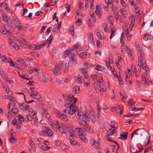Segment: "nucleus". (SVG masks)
<instances>
[{
	"label": "nucleus",
	"instance_id": "nucleus-58",
	"mask_svg": "<svg viewBox=\"0 0 153 153\" xmlns=\"http://www.w3.org/2000/svg\"><path fill=\"white\" fill-rule=\"evenodd\" d=\"M7 99H8L10 102H14L15 100V98L13 97H10V96H9V97H7Z\"/></svg>",
	"mask_w": 153,
	"mask_h": 153
},
{
	"label": "nucleus",
	"instance_id": "nucleus-32",
	"mask_svg": "<svg viewBox=\"0 0 153 153\" xmlns=\"http://www.w3.org/2000/svg\"><path fill=\"white\" fill-rule=\"evenodd\" d=\"M142 80L144 82V84L145 85H147V81L148 79L146 77L144 74H143L142 76Z\"/></svg>",
	"mask_w": 153,
	"mask_h": 153
},
{
	"label": "nucleus",
	"instance_id": "nucleus-59",
	"mask_svg": "<svg viewBox=\"0 0 153 153\" xmlns=\"http://www.w3.org/2000/svg\"><path fill=\"white\" fill-rule=\"evenodd\" d=\"M61 148L63 150H66L68 149V147L67 145H62L60 146Z\"/></svg>",
	"mask_w": 153,
	"mask_h": 153
},
{
	"label": "nucleus",
	"instance_id": "nucleus-18",
	"mask_svg": "<svg viewBox=\"0 0 153 153\" xmlns=\"http://www.w3.org/2000/svg\"><path fill=\"white\" fill-rule=\"evenodd\" d=\"M128 134L127 132L121 133L120 134V137L119 138H121L123 140H126L127 139V136Z\"/></svg>",
	"mask_w": 153,
	"mask_h": 153
},
{
	"label": "nucleus",
	"instance_id": "nucleus-50",
	"mask_svg": "<svg viewBox=\"0 0 153 153\" xmlns=\"http://www.w3.org/2000/svg\"><path fill=\"white\" fill-rule=\"evenodd\" d=\"M131 68L133 72L134 73H135L137 72V70L135 66L134 65H132L131 66Z\"/></svg>",
	"mask_w": 153,
	"mask_h": 153
},
{
	"label": "nucleus",
	"instance_id": "nucleus-25",
	"mask_svg": "<svg viewBox=\"0 0 153 153\" xmlns=\"http://www.w3.org/2000/svg\"><path fill=\"white\" fill-rule=\"evenodd\" d=\"M96 10L95 11L96 13L98 16V17L99 18H101L102 16V13L101 12H100V9L99 7V6H97L96 7Z\"/></svg>",
	"mask_w": 153,
	"mask_h": 153
},
{
	"label": "nucleus",
	"instance_id": "nucleus-63",
	"mask_svg": "<svg viewBox=\"0 0 153 153\" xmlns=\"http://www.w3.org/2000/svg\"><path fill=\"white\" fill-rule=\"evenodd\" d=\"M16 138L15 137H10V141L12 143H14L15 141L16 140Z\"/></svg>",
	"mask_w": 153,
	"mask_h": 153
},
{
	"label": "nucleus",
	"instance_id": "nucleus-3",
	"mask_svg": "<svg viewBox=\"0 0 153 153\" xmlns=\"http://www.w3.org/2000/svg\"><path fill=\"white\" fill-rule=\"evenodd\" d=\"M82 120H80L79 123L81 126H84L85 125L88 124L90 120V119L88 116L86 114H84L82 116Z\"/></svg>",
	"mask_w": 153,
	"mask_h": 153
},
{
	"label": "nucleus",
	"instance_id": "nucleus-13",
	"mask_svg": "<svg viewBox=\"0 0 153 153\" xmlns=\"http://www.w3.org/2000/svg\"><path fill=\"white\" fill-rule=\"evenodd\" d=\"M91 77L94 80H96L98 86H101L100 84L101 83V82L100 81L99 77H98L97 74L91 75Z\"/></svg>",
	"mask_w": 153,
	"mask_h": 153
},
{
	"label": "nucleus",
	"instance_id": "nucleus-6",
	"mask_svg": "<svg viewBox=\"0 0 153 153\" xmlns=\"http://www.w3.org/2000/svg\"><path fill=\"white\" fill-rule=\"evenodd\" d=\"M81 126L85 132V131H86L90 133H93L94 132L92 128L88 125V124L84 126Z\"/></svg>",
	"mask_w": 153,
	"mask_h": 153
},
{
	"label": "nucleus",
	"instance_id": "nucleus-34",
	"mask_svg": "<svg viewBox=\"0 0 153 153\" xmlns=\"http://www.w3.org/2000/svg\"><path fill=\"white\" fill-rule=\"evenodd\" d=\"M82 76H79V77H75V81L78 83H79L82 82Z\"/></svg>",
	"mask_w": 153,
	"mask_h": 153
},
{
	"label": "nucleus",
	"instance_id": "nucleus-62",
	"mask_svg": "<svg viewBox=\"0 0 153 153\" xmlns=\"http://www.w3.org/2000/svg\"><path fill=\"white\" fill-rule=\"evenodd\" d=\"M65 6L66 8L67 9V11L68 13L70 10L71 6L69 4H66Z\"/></svg>",
	"mask_w": 153,
	"mask_h": 153
},
{
	"label": "nucleus",
	"instance_id": "nucleus-52",
	"mask_svg": "<svg viewBox=\"0 0 153 153\" xmlns=\"http://www.w3.org/2000/svg\"><path fill=\"white\" fill-rule=\"evenodd\" d=\"M79 56H82L83 58H86L87 54L86 52H83L80 53L79 54Z\"/></svg>",
	"mask_w": 153,
	"mask_h": 153
},
{
	"label": "nucleus",
	"instance_id": "nucleus-54",
	"mask_svg": "<svg viewBox=\"0 0 153 153\" xmlns=\"http://www.w3.org/2000/svg\"><path fill=\"white\" fill-rule=\"evenodd\" d=\"M8 32H9V31L7 30L6 28L2 29L1 30V33L4 34H6Z\"/></svg>",
	"mask_w": 153,
	"mask_h": 153
},
{
	"label": "nucleus",
	"instance_id": "nucleus-2",
	"mask_svg": "<svg viewBox=\"0 0 153 153\" xmlns=\"http://www.w3.org/2000/svg\"><path fill=\"white\" fill-rule=\"evenodd\" d=\"M76 131L77 132L80 140L84 142H86L87 141V139L85 136L86 133V132L85 131H83L82 129V128H76Z\"/></svg>",
	"mask_w": 153,
	"mask_h": 153
},
{
	"label": "nucleus",
	"instance_id": "nucleus-47",
	"mask_svg": "<svg viewBox=\"0 0 153 153\" xmlns=\"http://www.w3.org/2000/svg\"><path fill=\"white\" fill-rule=\"evenodd\" d=\"M12 111L13 113L14 114H17L19 112V110L18 108L16 107H14L12 109Z\"/></svg>",
	"mask_w": 153,
	"mask_h": 153
},
{
	"label": "nucleus",
	"instance_id": "nucleus-7",
	"mask_svg": "<svg viewBox=\"0 0 153 153\" xmlns=\"http://www.w3.org/2000/svg\"><path fill=\"white\" fill-rule=\"evenodd\" d=\"M68 108H69L68 109V112L69 114L71 115L73 114L76 111V110L77 109V107L75 105H68Z\"/></svg>",
	"mask_w": 153,
	"mask_h": 153
},
{
	"label": "nucleus",
	"instance_id": "nucleus-21",
	"mask_svg": "<svg viewBox=\"0 0 153 153\" xmlns=\"http://www.w3.org/2000/svg\"><path fill=\"white\" fill-rule=\"evenodd\" d=\"M143 39L145 41H147L149 40H153V37L150 35L149 34H146L143 36Z\"/></svg>",
	"mask_w": 153,
	"mask_h": 153
},
{
	"label": "nucleus",
	"instance_id": "nucleus-5",
	"mask_svg": "<svg viewBox=\"0 0 153 153\" xmlns=\"http://www.w3.org/2000/svg\"><path fill=\"white\" fill-rule=\"evenodd\" d=\"M68 102L67 103L68 105H73L76 102L77 100L76 98H74V96L70 95L68 98Z\"/></svg>",
	"mask_w": 153,
	"mask_h": 153
},
{
	"label": "nucleus",
	"instance_id": "nucleus-53",
	"mask_svg": "<svg viewBox=\"0 0 153 153\" xmlns=\"http://www.w3.org/2000/svg\"><path fill=\"white\" fill-rule=\"evenodd\" d=\"M144 110V108H134L132 109L131 111H142Z\"/></svg>",
	"mask_w": 153,
	"mask_h": 153
},
{
	"label": "nucleus",
	"instance_id": "nucleus-40",
	"mask_svg": "<svg viewBox=\"0 0 153 153\" xmlns=\"http://www.w3.org/2000/svg\"><path fill=\"white\" fill-rule=\"evenodd\" d=\"M10 63H11V66L12 65L13 66L15 67L18 69H20V68L18 67V65L16 63H14L12 61Z\"/></svg>",
	"mask_w": 153,
	"mask_h": 153
},
{
	"label": "nucleus",
	"instance_id": "nucleus-36",
	"mask_svg": "<svg viewBox=\"0 0 153 153\" xmlns=\"http://www.w3.org/2000/svg\"><path fill=\"white\" fill-rule=\"evenodd\" d=\"M41 148L44 150H47L49 149L50 148L49 147L46 146L44 144H41Z\"/></svg>",
	"mask_w": 153,
	"mask_h": 153
},
{
	"label": "nucleus",
	"instance_id": "nucleus-44",
	"mask_svg": "<svg viewBox=\"0 0 153 153\" xmlns=\"http://www.w3.org/2000/svg\"><path fill=\"white\" fill-rule=\"evenodd\" d=\"M36 113H34L32 114V115L33 116L32 118L33 119V120H34L37 123L38 122V119L37 118H36Z\"/></svg>",
	"mask_w": 153,
	"mask_h": 153
},
{
	"label": "nucleus",
	"instance_id": "nucleus-38",
	"mask_svg": "<svg viewBox=\"0 0 153 153\" xmlns=\"http://www.w3.org/2000/svg\"><path fill=\"white\" fill-rule=\"evenodd\" d=\"M65 64V62H64L63 61H60L59 64L58 65L61 70L62 69L64 68Z\"/></svg>",
	"mask_w": 153,
	"mask_h": 153
},
{
	"label": "nucleus",
	"instance_id": "nucleus-39",
	"mask_svg": "<svg viewBox=\"0 0 153 153\" xmlns=\"http://www.w3.org/2000/svg\"><path fill=\"white\" fill-rule=\"evenodd\" d=\"M140 55V56H139L138 58V65L139 64L141 66L140 64L143 62V59L142 58V56L141 54Z\"/></svg>",
	"mask_w": 153,
	"mask_h": 153
},
{
	"label": "nucleus",
	"instance_id": "nucleus-14",
	"mask_svg": "<svg viewBox=\"0 0 153 153\" xmlns=\"http://www.w3.org/2000/svg\"><path fill=\"white\" fill-rule=\"evenodd\" d=\"M84 78V82L85 85L87 87L88 86V85H89L90 83V81L89 79H88V74H85V75Z\"/></svg>",
	"mask_w": 153,
	"mask_h": 153
},
{
	"label": "nucleus",
	"instance_id": "nucleus-12",
	"mask_svg": "<svg viewBox=\"0 0 153 153\" xmlns=\"http://www.w3.org/2000/svg\"><path fill=\"white\" fill-rule=\"evenodd\" d=\"M112 128V126L110 125L108 126L105 128V130L106 131V138H108L109 135H111V129Z\"/></svg>",
	"mask_w": 153,
	"mask_h": 153
},
{
	"label": "nucleus",
	"instance_id": "nucleus-9",
	"mask_svg": "<svg viewBox=\"0 0 153 153\" xmlns=\"http://www.w3.org/2000/svg\"><path fill=\"white\" fill-rule=\"evenodd\" d=\"M54 74L56 76L60 74L61 73V70L58 65H56L52 70Z\"/></svg>",
	"mask_w": 153,
	"mask_h": 153
},
{
	"label": "nucleus",
	"instance_id": "nucleus-30",
	"mask_svg": "<svg viewBox=\"0 0 153 153\" xmlns=\"http://www.w3.org/2000/svg\"><path fill=\"white\" fill-rule=\"evenodd\" d=\"M120 12L122 15L124 17H127L128 15L127 12L123 9H122L120 10Z\"/></svg>",
	"mask_w": 153,
	"mask_h": 153
},
{
	"label": "nucleus",
	"instance_id": "nucleus-61",
	"mask_svg": "<svg viewBox=\"0 0 153 153\" xmlns=\"http://www.w3.org/2000/svg\"><path fill=\"white\" fill-rule=\"evenodd\" d=\"M34 99H37L38 100H39L41 99V97L40 94L38 93L37 94L36 96L35 97H33Z\"/></svg>",
	"mask_w": 153,
	"mask_h": 153
},
{
	"label": "nucleus",
	"instance_id": "nucleus-51",
	"mask_svg": "<svg viewBox=\"0 0 153 153\" xmlns=\"http://www.w3.org/2000/svg\"><path fill=\"white\" fill-rule=\"evenodd\" d=\"M136 48L139 51V53L140 54H141L142 51V48L139 45H137L136 46Z\"/></svg>",
	"mask_w": 153,
	"mask_h": 153
},
{
	"label": "nucleus",
	"instance_id": "nucleus-11",
	"mask_svg": "<svg viewBox=\"0 0 153 153\" xmlns=\"http://www.w3.org/2000/svg\"><path fill=\"white\" fill-rule=\"evenodd\" d=\"M19 107L22 110L27 111L29 108L30 106L28 105H25V103H19Z\"/></svg>",
	"mask_w": 153,
	"mask_h": 153
},
{
	"label": "nucleus",
	"instance_id": "nucleus-46",
	"mask_svg": "<svg viewBox=\"0 0 153 153\" xmlns=\"http://www.w3.org/2000/svg\"><path fill=\"white\" fill-rule=\"evenodd\" d=\"M86 69L85 68H83L81 69L80 70V71L82 74L83 75L85 76V74H88L87 72Z\"/></svg>",
	"mask_w": 153,
	"mask_h": 153
},
{
	"label": "nucleus",
	"instance_id": "nucleus-64",
	"mask_svg": "<svg viewBox=\"0 0 153 153\" xmlns=\"http://www.w3.org/2000/svg\"><path fill=\"white\" fill-rule=\"evenodd\" d=\"M58 130L59 131L60 133H63L64 131L65 130V129L63 127V128L60 127Z\"/></svg>",
	"mask_w": 153,
	"mask_h": 153
},
{
	"label": "nucleus",
	"instance_id": "nucleus-15",
	"mask_svg": "<svg viewBox=\"0 0 153 153\" xmlns=\"http://www.w3.org/2000/svg\"><path fill=\"white\" fill-rule=\"evenodd\" d=\"M126 75L125 78V81L127 82L129 84L131 85L132 84L133 81L131 80L132 76L130 74L129 76V78L128 77V76L127 73H126Z\"/></svg>",
	"mask_w": 153,
	"mask_h": 153
},
{
	"label": "nucleus",
	"instance_id": "nucleus-27",
	"mask_svg": "<svg viewBox=\"0 0 153 153\" xmlns=\"http://www.w3.org/2000/svg\"><path fill=\"white\" fill-rule=\"evenodd\" d=\"M79 92V87L77 86L74 87L73 88V92L74 94H77Z\"/></svg>",
	"mask_w": 153,
	"mask_h": 153
},
{
	"label": "nucleus",
	"instance_id": "nucleus-56",
	"mask_svg": "<svg viewBox=\"0 0 153 153\" xmlns=\"http://www.w3.org/2000/svg\"><path fill=\"white\" fill-rule=\"evenodd\" d=\"M8 118L9 121L11 122L12 123V121L14 120H16V118L15 117H14L12 116H9L8 117Z\"/></svg>",
	"mask_w": 153,
	"mask_h": 153
},
{
	"label": "nucleus",
	"instance_id": "nucleus-48",
	"mask_svg": "<svg viewBox=\"0 0 153 153\" xmlns=\"http://www.w3.org/2000/svg\"><path fill=\"white\" fill-rule=\"evenodd\" d=\"M112 2H113V1H111V2H110V0H108V1L107 2H105V3L103 5V7L104 8H106L108 6V4H111Z\"/></svg>",
	"mask_w": 153,
	"mask_h": 153
},
{
	"label": "nucleus",
	"instance_id": "nucleus-17",
	"mask_svg": "<svg viewBox=\"0 0 153 153\" xmlns=\"http://www.w3.org/2000/svg\"><path fill=\"white\" fill-rule=\"evenodd\" d=\"M95 69L98 71H104L106 73H107L108 72V71L105 68H103L102 66L98 65H97L96 66L95 68Z\"/></svg>",
	"mask_w": 153,
	"mask_h": 153
},
{
	"label": "nucleus",
	"instance_id": "nucleus-26",
	"mask_svg": "<svg viewBox=\"0 0 153 153\" xmlns=\"http://www.w3.org/2000/svg\"><path fill=\"white\" fill-rule=\"evenodd\" d=\"M69 139H70V142L71 144L72 145H77V146H80L79 143L76 141H74L72 140L73 137H69Z\"/></svg>",
	"mask_w": 153,
	"mask_h": 153
},
{
	"label": "nucleus",
	"instance_id": "nucleus-37",
	"mask_svg": "<svg viewBox=\"0 0 153 153\" xmlns=\"http://www.w3.org/2000/svg\"><path fill=\"white\" fill-rule=\"evenodd\" d=\"M103 27L105 31L106 32H107L108 30V27L106 23H104L102 24Z\"/></svg>",
	"mask_w": 153,
	"mask_h": 153
},
{
	"label": "nucleus",
	"instance_id": "nucleus-24",
	"mask_svg": "<svg viewBox=\"0 0 153 153\" xmlns=\"http://www.w3.org/2000/svg\"><path fill=\"white\" fill-rule=\"evenodd\" d=\"M112 56L111 55H109V59L108 60H106L105 62L107 68H110V61L112 59Z\"/></svg>",
	"mask_w": 153,
	"mask_h": 153
},
{
	"label": "nucleus",
	"instance_id": "nucleus-16",
	"mask_svg": "<svg viewBox=\"0 0 153 153\" xmlns=\"http://www.w3.org/2000/svg\"><path fill=\"white\" fill-rule=\"evenodd\" d=\"M17 62H19L23 66L25 67H27V63L23 60L20 57H18L16 58Z\"/></svg>",
	"mask_w": 153,
	"mask_h": 153
},
{
	"label": "nucleus",
	"instance_id": "nucleus-55",
	"mask_svg": "<svg viewBox=\"0 0 153 153\" xmlns=\"http://www.w3.org/2000/svg\"><path fill=\"white\" fill-rule=\"evenodd\" d=\"M16 25H17L16 26V27H17V28L19 30H21L22 29V27L21 23H20L19 22Z\"/></svg>",
	"mask_w": 153,
	"mask_h": 153
},
{
	"label": "nucleus",
	"instance_id": "nucleus-49",
	"mask_svg": "<svg viewBox=\"0 0 153 153\" xmlns=\"http://www.w3.org/2000/svg\"><path fill=\"white\" fill-rule=\"evenodd\" d=\"M37 94L38 93L36 91H32L31 92V94L30 96L32 98H33V97H35Z\"/></svg>",
	"mask_w": 153,
	"mask_h": 153
},
{
	"label": "nucleus",
	"instance_id": "nucleus-31",
	"mask_svg": "<svg viewBox=\"0 0 153 153\" xmlns=\"http://www.w3.org/2000/svg\"><path fill=\"white\" fill-rule=\"evenodd\" d=\"M17 39L19 42L24 44H25L26 42V41L24 39L21 37H18L17 38Z\"/></svg>",
	"mask_w": 153,
	"mask_h": 153
},
{
	"label": "nucleus",
	"instance_id": "nucleus-33",
	"mask_svg": "<svg viewBox=\"0 0 153 153\" xmlns=\"http://www.w3.org/2000/svg\"><path fill=\"white\" fill-rule=\"evenodd\" d=\"M69 63H65V66H64V68H65L64 72L65 73H66L68 72L69 68Z\"/></svg>",
	"mask_w": 153,
	"mask_h": 153
},
{
	"label": "nucleus",
	"instance_id": "nucleus-45",
	"mask_svg": "<svg viewBox=\"0 0 153 153\" xmlns=\"http://www.w3.org/2000/svg\"><path fill=\"white\" fill-rule=\"evenodd\" d=\"M53 37V36L52 35H51L47 39V41L46 43L49 44V46H50V45L51 43V41Z\"/></svg>",
	"mask_w": 153,
	"mask_h": 153
},
{
	"label": "nucleus",
	"instance_id": "nucleus-10",
	"mask_svg": "<svg viewBox=\"0 0 153 153\" xmlns=\"http://www.w3.org/2000/svg\"><path fill=\"white\" fill-rule=\"evenodd\" d=\"M70 64L72 65H75L77 62L76 56L74 53L71 54V59L69 60Z\"/></svg>",
	"mask_w": 153,
	"mask_h": 153
},
{
	"label": "nucleus",
	"instance_id": "nucleus-60",
	"mask_svg": "<svg viewBox=\"0 0 153 153\" xmlns=\"http://www.w3.org/2000/svg\"><path fill=\"white\" fill-rule=\"evenodd\" d=\"M127 102L131 105H133L135 103V102L134 100L132 99H129V100H128Z\"/></svg>",
	"mask_w": 153,
	"mask_h": 153
},
{
	"label": "nucleus",
	"instance_id": "nucleus-1",
	"mask_svg": "<svg viewBox=\"0 0 153 153\" xmlns=\"http://www.w3.org/2000/svg\"><path fill=\"white\" fill-rule=\"evenodd\" d=\"M53 112L56 115L57 118L62 119L63 121L66 122L68 120V118L66 115L62 114L59 111L54 109L53 110Z\"/></svg>",
	"mask_w": 153,
	"mask_h": 153
},
{
	"label": "nucleus",
	"instance_id": "nucleus-4",
	"mask_svg": "<svg viewBox=\"0 0 153 153\" xmlns=\"http://www.w3.org/2000/svg\"><path fill=\"white\" fill-rule=\"evenodd\" d=\"M63 127L65 129L66 132H67V134L66 135H68V132L70 134L69 137H73L74 136V131L73 128L70 126H68L67 125H65L63 126Z\"/></svg>",
	"mask_w": 153,
	"mask_h": 153
},
{
	"label": "nucleus",
	"instance_id": "nucleus-29",
	"mask_svg": "<svg viewBox=\"0 0 153 153\" xmlns=\"http://www.w3.org/2000/svg\"><path fill=\"white\" fill-rule=\"evenodd\" d=\"M142 129H144V128H138L136 130H135L132 133L131 135V138H132L134 135L135 134H137L138 135V133H136V132Z\"/></svg>",
	"mask_w": 153,
	"mask_h": 153
},
{
	"label": "nucleus",
	"instance_id": "nucleus-41",
	"mask_svg": "<svg viewBox=\"0 0 153 153\" xmlns=\"http://www.w3.org/2000/svg\"><path fill=\"white\" fill-rule=\"evenodd\" d=\"M46 43H47L45 41L43 43L38 45V49H40L43 48Z\"/></svg>",
	"mask_w": 153,
	"mask_h": 153
},
{
	"label": "nucleus",
	"instance_id": "nucleus-35",
	"mask_svg": "<svg viewBox=\"0 0 153 153\" xmlns=\"http://www.w3.org/2000/svg\"><path fill=\"white\" fill-rule=\"evenodd\" d=\"M121 52L122 53H125V49H126V51H128V48H127V46L123 45V44L121 45Z\"/></svg>",
	"mask_w": 153,
	"mask_h": 153
},
{
	"label": "nucleus",
	"instance_id": "nucleus-23",
	"mask_svg": "<svg viewBox=\"0 0 153 153\" xmlns=\"http://www.w3.org/2000/svg\"><path fill=\"white\" fill-rule=\"evenodd\" d=\"M69 53H70V54H71H71H73V53L71 52V51H70V50H67L65 51L63 54L62 58H65L69 54Z\"/></svg>",
	"mask_w": 153,
	"mask_h": 153
},
{
	"label": "nucleus",
	"instance_id": "nucleus-42",
	"mask_svg": "<svg viewBox=\"0 0 153 153\" xmlns=\"http://www.w3.org/2000/svg\"><path fill=\"white\" fill-rule=\"evenodd\" d=\"M51 126H53V127H55L56 128V130L57 129H58L60 127L58 124V122L57 121L56 122V123H53Z\"/></svg>",
	"mask_w": 153,
	"mask_h": 153
},
{
	"label": "nucleus",
	"instance_id": "nucleus-28",
	"mask_svg": "<svg viewBox=\"0 0 153 153\" xmlns=\"http://www.w3.org/2000/svg\"><path fill=\"white\" fill-rule=\"evenodd\" d=\"M9 18L4 13L2 14V19L3 21L5 22H8Z\"/></svg>",
	"mask_w": 153,
	"mask_h": 153
},
{
	"label": "nucleus",
	"instance_id": "nucleus-19",
	"mask_svg": "<svg viewBox=\"0 0 153 153\" xmlns=\"http://www.w3.org/2000/svg\"><path fill=\"white\" fill-rule=\"evenodd\" d=\"M88 39L90 43L92 45H93L95 43V41L94 39V38L93 36V34L92 33L90 34L88 36Z\"/></svg>",
	"mask_w": 153,
	"mask_h": 153
},
{
	"label": "nucleus",
	"instance_id": "nucleus-22",
	"mask_svg": "<svg viewBox=\"0 0 153 153\" xmlns=\"http://www.w3.org/2000/svg\"><path fill=\"white\" fill-rule=\"evenodd\" d=\"M130 22L129 28L131 29L133 27L135 22V19L133 17H131L129 19V22Z\"/></svg>",
	"mask_w": 153,
	"mask_h": 153
},
{
	"label": "nucleus",
	"instance_id": "nucleus-43",
	"mask_svg": "<svg viewBox=\"0 0 153 153\" xmlns=\"http://www.w3.org/2000/svg\"><path fill=\"white\" fill-rule=\"evenodd\" d=\"M29 48L31 50H36L38 49V45L36 46L34 45H32L30 46Z\"/></svg>",
	"mask_w": 153,
	"mask_h": 153
},
{
	"label": "nucleus",
	"instance_id": "nucleus-57",
	"mask_svg": "<svg viewBox=\"0 0 153 153\" xmlns=\"http://www.w3.org/2000/svg\"><path fill=\"white\" fill-rule=\"evenodd\" d=\"M96 35L97 36V38L99 39H101L102 36L101 34L99 31L98 30H97V33H96Z\"/></svg>",
	"mask_w": 153,
	"mask_h": 153
},
{
	"label": "nucleus",
	"instance_id": "nucleus-20",
	"mask_svg": "<svg viewBox=\"0 0 153 153\" xmlns=\"http://www.w3.org/2000/svg\"><path fill=\"white\" fill-rule=\"evenodd\" d=\"M113 111L117 114H121L123 113L122 110L120 108L118 107H114L113 108Z\"/></svg>",
	"mask_w": 153,
	"mask_h": 153
},
{
	"label": "nucleus",
	"instance_id": "nucleus-8",
	"mask_svg": "<svg viewBox=\"0 0 153 153\" xmlns=\"http://www.w3.org/2000/svg\"><path fill=\"white\" fill-rule=\"evenodd\" d=\"M42 133L48 136H52L53 134L52 131L47 127L45 128L42 131Z\"/></svg>",
	"mask_w": 153,
	"mask_h": 153
}]
</instances>
